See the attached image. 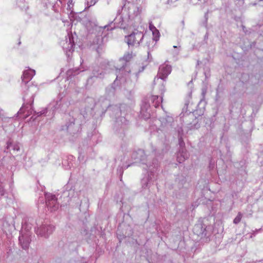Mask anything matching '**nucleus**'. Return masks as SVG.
<instances>
[{
    "label": "nucleus",
    "mask_w": 263,
    "mask_h": 263,
    "mask_svg": "<svg viewBox=\"0 0 263 263\" xmlns=\"http://www.w3.org/2000/svg\"><path fill=\"white\" fill-rule=\"evenodd\" d=\"M35 74V71L32 69H28L24 71L22 76V82L26 84L28 83Z\"/></svg>",
    "instance_id": "obj_4"
},
{
    "label": "nucleus",
    "mask_w": 263,
    "mask_h": 263,
    "mask_svg": "<svg viewBox=\"0 0 263 263\" xmlns=\"http://www.w3.org/2000/svg\"><path fill=\"white\" fill-rule=\"evenodd\" d=\"M149 29L152 32L154 39L158 40L160 36L159 31L152 22L149 24Z\"/></svg>",
    "instance_id": "obj_6"
},
{
    "label": "nucleus",
    "mask_w": 263,
    "mask_h": 263,
    "mask_svg": "<svg viewBox=\"0 0 263 263\" xmlns=\"http://www.w3.org/2000/svg\"><path fill=\"white\" fill-rule=\"evenodd\" d=\"M28 242H27L24 246H23V248L25 249L28 248Z\"/></svg>",
    "instance_id": "obj_9"
},
{
    "label": "nucleus",
    "mask_w": 263,
    "mask_h": 263,
    "mask_svg": "<svg viewBox=\"0 0 263 263\" xmlns=\"http://www.w3.org/2000/svg\"><path fill=\"white\" fill-rule=\"evenodd\" d=\"M143 34L141 31L137 30L130 35L125 36L126 42L128 45H138L143 39Z\"/></svg>",
    "instance_id": "obj_1"
},
{
    "label": "nucleus",
    "mask_w": 263,
    "mask_h": 263,
    "mask_svg": "<svg viewBox=\"0 0 263 263\" xmlns=\"http://www.w3.org/2000/svg\"><path fill=\"white\" fill-rule=\"evenodd\" d=\"M171 71L172 67L170 65H161L159 68L158 76L160 79L164 80L171 73Z\"/></svg>",
    "instance_id": "obj_3"
},
{
    "label": "nucleus",
    "mask_w": 263,
    "mask_h": 263,
    "mask_svg": "<svg viewBox=\"0 0 263 263\" xmlns=\"http://www.w3.org/2000/svg\"><path fill=\"white\" fill-rule=\"evenodd\" d=\"M46 205L51 211L58 209L59 205L55 195H48L46 196Z\"/></svg>",
    "instance_id": "obj_2"
},
{
    "label": "nucleus",
    "mask_w": 263,
    "mask_h": 263,
    "mask_svg": "<svg viewBox=\"0 0 263 263\" xmlns=\"http://www.w3.org/2000/svg\"><path fill=\"white\" fill-rule=\"evenodd\" d=\"M132 58V54L128 52L124 55V56L123 57V60L125 62H129L131 60Z\"/></svg>",
    "instance_id": "obj_7"
},
{
    "label": "nucleus",
    "mask_w": 263,
    "mask_h": 263,
    "mask_svg": "<svg viewBox=\"0 0 263 263\" xmlns=\"http://www.w3.org/2000/svg\"><path fill=\"white\" fill-rule=\"evenodd\" d=\"M53 227L49 226L46 227H44L43 230H40L39 229L36 230V234L38 235L47 236L49 234H51L53 231Z\"/></svg>",
    "instance_id": "obj_5"
},
{
    "label": "nucleus",
    "mask_w": 263,
    "mask_h": 263,
    "mask_svg": "<svg viewBox=\"0 0 263 263\" xmlns=\"http://www.w3.org/2000/svg\"><path fill=\"white\" fill-rule=\"evenodd\" d=\"M242 217V214L240 212H239L238 213L237 216L234 218V219L233 220V222L235 224L238 223L241 221Z\"/></svg>",
    "instance_id": "obj_8"
},
{
    "label": "nucleus",
    "mask_w": 263,
    "mask_h": 263,
    "mask_svg": "<svg viewBox=\"0 0 263 263\" xmlns=\"http://www.w3.org/2000/svg\"><path fill=\"white\" fill-rule=\"evenodd\" d=\"M22 239H23V237H19V240L20 241V243H22Z\"/></svg>",
    "instance_id": "obj_10"
}]
</instances>
